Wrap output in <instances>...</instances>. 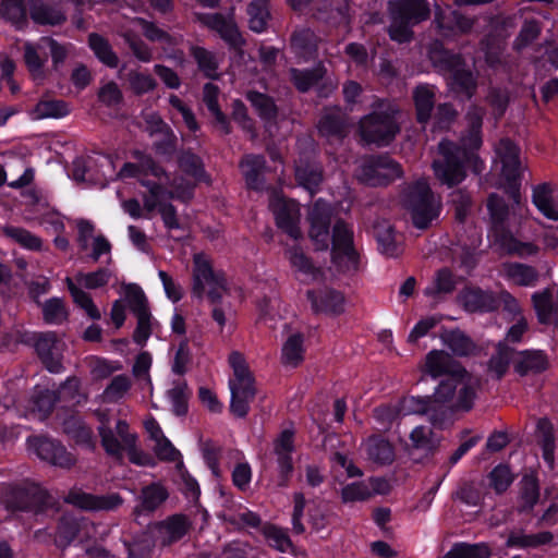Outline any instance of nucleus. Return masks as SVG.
<instances>
[{"label": "nucleus", "instance_id": "obj_63", "mask_svg": "<svg viewBox=\"0 0 558 558\" xmlns=\"http://www.w3.org/2000/svg\"><path fill=\"white\" fill-rule=\"evenodd\" d=\"M489 486L497 494L505 493L512 484L514 476L510 471V468L506 464H498L488 474Z\"/></svg>", "mask_w": 558, "mask_h": 558}, {"label": "nucleus", "instance_id": "obj_11", "mask_svg": "<svg viewBox=\"0 0 558 558\" xmlns=\"http://www.w3.org/2000/svg\"><path fill=\"white\" fill-rule=\"evenodd\" d=\"M401 175L400 165L387 155L366 158L357 172L359 180L371 186L387 185Z\"/></svg>", "mask_w": 558, "mask_h": 558}, {"label": "nucleus", "instance_id": "obj_18", "mask_svg": "<svg viewBox=\"0 0 558 558\" xmlns=\"http://www.w3.org/2000/svg\"><path fill=\"white\" fill-rule=\"evenodd\" d=\"M496 153L502 165L501 173L504 178L517 193L522 170L520 148L509 138H502L496 147Z\"/></svg>", "mask_w": 558, "mask_h": 558}, {"label": "nucleus", "instance_id": "obj_13", "mask_svg": "<svg viewBox=\"0 0 558 558\" xmlns=\"http://www.w3.org/2000/svg\"><path fill=\"white\" fill-rule=\"evenodd\" d=\"M126 302L131 312L137 319V326L133 333V340L137 344H144L151 335V315L148 301L143 290L132 284L126 290Z\"/></svg>", "mask_w": 558, "mask_h": 558}, {"label": "nucleus", "instance_id": "obj_25", "mask_svg": "<svg viewBox=\"0 0 558 558\" xmlns=\"http://www.w3.org/2000/svg\"><path fill=\"white\" fill-rule=\"evenodd\" d=\"M350 121L340 109L326 111L319 120L318 132L328 141H341L350 130Z\"/></svg>", "mask_w": 558, "mask_h": 558}, {"label": "nucleus", "instance_id": "obj_43", "mask_svg": "<svg viewBox=\"0 0 558 558\" xmlns=\"http://www.w3.org/2000/svg\"><path fill=\"white\" fill-rule=\"evenodd\" d=\"M245 97L260 119L272 121L277 118L278 107L269 95L256 90H248Z\"/></svg>", "mask_w": 558, "mask_h": 558}, {"label": "nucleus", "instance_id": "obj_15", "mask_svg": "<svg viewBox=\"0 0 558 558\" xmlns=\"http://www.w3.org/2000/svg\"><path fill=\"white\" fill-rule=\"evenodd\" d=\"M34 345L44 366L53 374L63 371L62 352L64 342L54 331L39 332L34 336Z\"/></svg>", "mask_w": 558, "mask_h": 558}, {"label": "nucleus", "instance_id": "obj_7", "mask_svg": "<svg viewBox=\"0 0 558 558\" xmlns=\"http://www.w3.org/2000/svg\"><path fill=\"white\" fill-rule=\"evenodd\" d=\"M388 9V35L399 44L410 43L414 36L412 27L430 16V4L427 0H390Z\"/></svg>", "mask_w": 558, "mask_h": 558}, {"label": "nucleus", "instance_id": "obj_24", "mask_svg": "<svg viewBox=\"0 0 558 558\" xmlns=\"http://www.w3.org/2000/svg\"><path fill=\"white\" fill-rule=\"evenodd\" d=\"M423 371L434 378L442 375L456 376L465 371L449 353L442 350H433L426 357Z\"/></svg>", "mask_w": 558, "mask_h": 558}, {"label": "nucleus", "instance_id": "obj_57", "mask_svg": "<svg viewBox=\"0 0 558 558\" xmlns=\"http://www.w3.org/2000/svg\"><path fill=\"white\" fill-rule=\"evenodd\" d=\"M507 275L519 286H534L538 280V272L534 267L520 263L508 265Z\"/></svg>", "mask_w": 558, "mask_h": 558}, {"label": "nucleus", "instance_id": "obj_36", "mask_svg": "<svg viewBox=\"0 0 558 558\" xmlns=\"http://www.w3.org/2000/svg\"><path fill=\"white\" fill-rule=\"evenodd\" d=\"M367 457L374 463L385 465L392 463L395 450L392 445L380 436H371L364 444Z\"/></svg>", "mask_w": 558, "mask_h": 558}, {"label": "nucleus", "instance_id": "obj_33", "mask_svg": "<svg viewBox=\"0 0 558 558\" xmlns=\"http://www.w3.org/2000/svg\"><path fill=\"white\" fill-rule=\"evenodd\" d=\"M240 168L250 189L260 190L263 187V173L266 168V159L263 155H245L240 161Z\"/></svg>", "mask_w": 558, "mask_h": 558}, {"label": "nucleus", "instance_id": "obj_6", "mask_svg": "<svg viewBox=\"0 0 558 558\" xmlns=\"http://www.w3.org/2000/svg\"><path fill=\"white\" fill-rule=\"evenodd\" d=\"M192 292L199 299L203 298L204 293L207 294L208 300L214 305L211 317L222 329L226 325V313L220 305V301L227 292L226 278L222 272H216L213 269L210 260L203 254L194 256Z\"/></svg>", "mask_w": 558, "mask_h": 558}, {"label": "nucleus", "instance_id": "obj_5", "mask_svg": "<svg viewBox=\"0 0 558 558\" xmlns=\"http://www.w3.org/2000/svg\"><path fill=\"white\" fill-rule=\"evenodd\" d=\"M401 202L413 226L421 230L429 228L442 208L441 198L434 194L425 179L410 183L403 190Z\"/></svg>", "mask_w": 558, "mask_h": 558}, {"label": "nucleus", "instance_id": "obj_41", "mask_svg": "<svg viewBox=\"0 0 558 558\" xmlns=\"http://www.w3.org/2000/svg\"><path fill=\"white\" fill-rule=\"evenodd\" d=\"M304 337L302 333H293L284 341L281 350V362L284 366L296 367L304 360Z\"/></svg>", "mask_w": 558, "mask_h": 558}, {"label": "nucleus", "instance_id": "obj_39", "mask_svg": "<svg viewBox=\"0 0 558 558\" xmlns=\"http://www.w3.org/2000/svg\"><path fill=\"white\" fill-rule=\"evenodd\" d=\"M416 109V119L420 123H426L435 106V90L429 85H420L413 92Z\"/></svg>", "mask_w": 558, "mask_h": 558}, {"label": "nucleus", "instance_id": "obj_26", "mask_svg": "<svg viewBox=\"0 0 558 558\" xmlns=\"http://www.w3.org/2000/svg\"><path fill=\"white\" fill-rule=\"evenodd\" d=\"M169 497L168 489L161 483H150L141 489L137 497L138 504L134 508V514H150L155 512Z\"/></svg>", "mask_w": 558, "mask_h": 558}, {"label": "nucleus", "instance_id": "obj_31", "mask_svg": "<svg viewBox=\"0 0 558 558\" xmlns=\"http://www.w3.org/2000/svg\"><path fill=\"white\" fill-rule=\"evenodd\" d=\"M62 430L76 445L90 450L95 449L96 442L93 429L80 416L71 415L66 417L62 423Z\"/></svg>", "mask_w": 558, "mask_h": 558}, {"label": "nucleus", "instance_id": "obj_40", "mask_svg": "<svg viewBox=\"0 0 558 558\" xmlns=\"http://www.w3.org/2000/svg\"><path fill=\"white\" fill-rule=\"evenodd\" d=\"M88 46L96 58L105 65L116 69L119 65V57L113 51L110 43L104 36L97 33L88 35Z\"/></svg>", "mask_w": 558, "mask_h": 558}, {"label": "nucleus", "instance_id": "obj_44", "mask_svg": "<svg viewBox=\"0 0 558 558\" xmlns=\"http://www.w3.org/2000/svg\"><path fill=\"white\" fill-rule=\"evenodd\" d=\"M248 27L255 33H263L267 29L270 20L269 4L267 0H253L246 9Z\"/></svg>", "mask_w": 558, "mask_h": 558}, {"label": "nucleus", "instance_id": "obj_35", "mask_svg": "<svg viewBox=\"0 0 558 558\" xmlns=\"http://www.w3.org/2000/svg\"><path fill=\"white\" fill-rule=\"evenodd\" d=\"M554 534L549 531H543L536 534H525L523 531H511L508 535L506 546L515 548H537L550 544Z\"/></svg>", "mask_w": 558, "mask_h": 558}, {"label": "nucleus", "instance_id": "obj_14", "mask_svg": "<svg viewBox=\"0 0 558 558\" xmlns=\"http://www.w3.org/2000/svg\"><path fill=\"white\" fill-rule=\"evenodd\" d=\"M196 20L207 28L216 32L230 49L241 50L245 39L231 16L221 13H195Z\"/></svg>", "mask_w": 558, "mask_h": 558}, {"label": "nucleus", "instance_id": "obj_60", "mask_svg": "<svg viewBox=\"0 0 558 558\" xmlns=\"http://www.w3.org/2000/svg\"><path fill=\"white\" fill-rule=\"evenodd\" d=\"M4 234L27 250H31V251H40L41 250V246H43L41 239L24 228L7 227V228H4Z\"/></svg>", "mask_w": 558, "mask_h": 558}, {"label": "nucleus", "instance_id": "obj_59", "mask_svg": "<svg viewBox=\"0 0 558 558\" xmlns=\"http://www.w3.org/2000/svg\"><path fill=\"white\" fill-rule=\"evenodd\" d=\"M375 235L378 241V244L383 251L388 256H393L398 252V247L395 239V230L393 227L386 222H378L375 228Z\"/></svg>", "mask_w": 558, "mask_h": 558}, {"label": "nucleus", "instance_id": "obj_28", "mask_svg": "<svg viewBox=\"0 0 558 558\" xmlns=\"http://www.w3.org/2000/svg\"><path fill=\"white\" fill-rule=\"evenodd\" d=\"M45 47V44H41L40 40L36 44L27 41L23 46L25 65L31 77L38 83L44 82L46 78L45 65L47 56L44 51Z\"/></svg>", "mask_w": 558, "mask_h": 558}, {"label": "nucleus", "instance_id": "obj_4", "mask_svg": "<svg viewBox=\"0 0 558 558\" xmlns=\"http://www.w3.org/2000/svg\"><path fill=\"white\" fill-rule=\"evenodd\" d=\"M372 108L373 111L360 120L361 138L366 144H374L378 147L387 146L400 132L397 122L399 110L396 105L384 99L376 100Z\"/></svg>", "mask_w": 558, "mask_h": 558}, {"label": "nucleus", "instance_id": "obj_42", "mask_svg": "<svg viewBox=\"0 0 558 558\" xmlns=\"http://www.w3.org/2000/svg\"><path fill=\"white\" fill-rule=\"evenodd\" d=\"M29 485L24 483L22 485L7 486L1 493V500L7 508L12 510H26L29 508Z\"/></svg>", "mask_w": 558, "mask_h": 558}, {"label": "nucleus", "instance_id": "obj_50", "mask_svg": "<svg viewBox=\"0 0 558 558\" xmlns=\"http://www.w3.org/2000/svg\"><path fill=\"white\" fill-rule=\"evenodd\" d=\"M69 106L65 101L60 99H41L32 111L35 120L47 118L59 119L69 113Z\"/></svg>", "mask_w": 558, "mask_h": 558}, {"label": "nucleus", "instance_id": "obj_34", "mask_svg": "<svg viewBox=\"0 0 558 558\" xmlns=\"http://www.w3.org/2000/svg\"><path fill=\"white\" fill-rule=\"evenodd\" d=\"M219 94L220 89L217 85L213 83H206L203 88V101L210 114L215 118L216 125L223 134H229L231 132V128L227 116L219 108Z\"/></svg>", "mask_w": 558, "mask_h": 558}, {"label": "nucleus", "instance_id": "obj_22", "mask_svg": "<svg viewBox=\"0 0 558 558\" xmlns=\"http://www.w3.org/2000/svg\"><path fill=\"white\" fill-rule=\"evenodd\" d=\"M294 451V433L284 429L274 442V452L279 471V485L287 486L293 471L292 452Z\"/></svg>", "mask_w": 558, "mask_h": 558}, {"label": "nucleus", "instance_id": "obj_55", "mask_svg": "<svg viewBox=\"0 0 558 558\" xmlns=\"http://www.w3.org/2000/svg\"><path fill=\"white\" fill-rule=\"evenodd\" d=\"M263 534L276 550L280 553L293 551V544L283 529L268 523L263 526Z\"/></svg>", "mask_w": 558, "mask_h": 558}, {"label": "nucleus", "instance_id": "obj_3", "mask_svg": "<svg viewBox=\"0 0 558 558\" xmlns=\"http://www.w3.org/2000/svg\"><path fill=\"white\" fill-rule=\"evenodd\" d=\"M97 416L100 423L97 427L100 442L108 456L122 461L126 453L132 463L148 464L150 458L137 448V435L130 432L126 421L118 420L112 427L107 412H99Z\"/></svg>", "mask_w": 558, "mask_h": 558}, {"label": "nucleus", "instance_id": "obj_58", "mask_svg": "<svg viewBox=\"0 0 558 558\" xmlns=\"http://www.w3.org/2000/svg\"><path fill=\"white\" fill-rule=\"evenodd\" d=\"M29 508L27 510L34 511L35 513H40L48 509H53L57 505L52 496H50L47 490L35 483H31L29 485Z\"/></svg>", "mask_w": 558, "mask_h": 558}, {"label": "nucleus", "instance_id": "obj_2", "mask_svg": "<svg viewBox=\"0 0 558 558\" xmlns=\"http://www.w3.org/2000/svg\"><path fill=\"white\" fill-rule=\"evenodd\" d=\"M478 388L480 381L464 371L441 380L433 396L412 398L410 402L417 404L415 411L427 414L434 425L444 426L454 412L472 410Z\"/></svg>", "mask_w": 558, "mask_h": 558}, {"label": "nucleus", "instance_id": "obj_29", "mask_svg": "<svg viewBox=\"0 0 558 558\" xmlns=\"http://www.w3.org/2000/svg\"><path fill=\"white\" fill-rule=\"evenodd\" d=\"M318 40L313 29L298 26L290 36V48L298 58L308 60L315 54Z\"/></svg>", "mask_w": 558, "mask_h": 558}, {"label": "nucleus", "instance_id": "obj_45", "mask_svg": "<svg viewBox=\"0 0 558 558\" xmlns=\"http://www.w3.org/2000/svg\"><path fill=\"white\" fill-rule=\"evenodd\" d=\"M295 179L301 186L313 195L319 190V185L324 180L323 168L316 163L298 166Z\"/></svg>", "mask_w": 558, "mask_h": 558}, {"label": "nucleus", "instance_id": "obj_47", "mask_svg": "<svg viewBox=\"0 0 558 558\" xmlns=\"http://www.w3.org/2000/svg\"><path fill=\"white\" fill-rule=\"evenodd\" d=\"M191 395L192 392L185 380L174 381L172 388L167 391V397L172 405V412L177 416H184L187 414Z\"/></svg>", "mask_w": 558, "mask_h": 558}, {"label": "nucleus", "instance_id": "obj_52", "mask_svg": "<svg viewBox=\"0 0 558 558\" xmlns=\"http://www.w3.org/2000/svg\"><path fill=\"white\" fill-rule=\"evenodd\" d=\"M68 289L73 298L74 303L85 311L86 315L94 320H98L101 318V313L98 307L95 305L92 296L76 287L71 278H66Z\"/></svg>", "mask_w": 558, "mask_h": 558}, {"label": "nucleus", "instance_id": "obj_8", "mask_svg": "<svg viewBox=\"0 0 558 558\" xmlns=\"http://www.w3.org/2000/svg\"><path fill=\"white\" fill-rule=\"evenodd\" d=\"M429 58L435 65L451 74L449 84L454 94L468 100L474 96L477 81L473 72L465 69L461 54L442 49V45L436 40L430 47Z\"/></svg>", "mask_w": 558, "mask_h": 558}, {"label": "nucleus", "instance_id": "obj_30", "mask_svg": "<svg viewBox=\"0 0 558 558\" xmlns=\"http://www.w3.org/2000/svg\"><path fill=\"white\" fill-rule=\"evenodd\" d=\"M548 367V359L541 350H525L515 352L513 359V368L521 375L537 374L544 372Z\"/></svg>", "mask_w": 558, "mask_h": 558}, {"label": "nucleus", "instance_id": "obj_17", "mask_svg": "<svg viewBox=\"0 0 558 558\" xmlns=\"http://www.w3.org/2000/svg\"><path fill=\"white\" fill-rule=\"evenodd\" d=\"M269 207L279 229L294 240L301 238L302 232L299 227L301 213L296 202L275 196L271 198Z\"/></svg>", "mask_w": 558, "mask_h": 558}, {"label": "nucleus", "instance_id": "obj_48", "mask_svg": "<svg viewBox=\"0 0 558 558\" xmlns=\"http://www.w3.org/2000/svg\"><path fill=\"white\" fill-rule=\"evenodd\" d=\"M515 352L505 342H499L497 351L492 355L488 362V371L500 379L508 371L510 362L513 363Z\"/></svg>", "mask_w": 558, "mask_h": 558}, {"label": "nucleus", "instance_id": "obj_38", "mask_svg": "<svg viewBox=\"0 0 558 558\" xmlns=\"http://www.w3.org/2000/svg\"><path fill=\"white\" fill-rule=\"evenodd\" d=\"M444 343L458 356L474 355L477 347L474 341L460 329L445 331L441 335Z\"/></svg>", "mask_w": 558, "mask_h": 558}, {"label": "nucleus", "instance_id": "obj_21", "mask_svg": "<svg viewBox=\"0 0 558 558\" xmlns=\"http://www.w3.org/2000/svg\"><path fill=\"white\" fill-rule=\"evenodd\" d=\"M192 522L187 515L177 513L156 523V539L162 547L181 541L191 530Z\"/></svg>", "mask_w": 558, "mask_h": 558}, {"label": "nucleus", "instance_id": "obj_23", "mask_svg": "<svg viewBox=\"0 0 558 558\" xmlns=\"http://www.w3.org/2000/svg\"><path fill=\"white\" fill-rule=\"evenodd\" d=\"M459 301L464 310L471 313L493 312L500 307L497 294L480 288L463 289L459 294Z\"/></svg>", "mask_w": 558, "mask_h": 558}, {"label": "nucleus", "instance_id": "obj_32", "mask_svg": "<svg viewBox=\"0 0 558 558\" xmlns=\"http://www.w3.org/2000/svg\"><path fill=\"white\" fill-rule=\"evenodd\" d=\"M29 16L34 23L39 25L58 26L66 21V15L63 11L41 0L31 1Z\"/></svg>", "mask_w": 558, "mask_h": 558}, {"label": "nucleus", "instance_id": "obj_54", "mask_svg": "<svg viewBox=\"0 0 558 558\" xmlns=\"http://www.w3.org/2000/svg\"><path fill=\"white\" fill-rule=\"evenodd\" d=\"M193 58L195 59L198 69L209 78L218 77V65L219 61L217 56L203 48V47H193L191 50Z\"/></svg>", "mask_w": 558, "mask_h": 558}, {"label": "nucleus", "instance_id": "obj_9", "mask_svg": "<svg viewBox=\"0 0 558 558\" xmlns=\"http://www.w3.org/2000/svg\"><path fill=\"white\" fill-rule=\"evenodd\" d=\"M487 208L489 210L492 220V233L495 244H498L500 250L509 255H517L525 257L535 255L538 247L532 242H521L513 236V234L505 228V221L508 217V206L497 194L489 195L487 199Z\"/></svg>", "mask_w": 558, "mask_h": 558}, {"label": "nucleus", "instance_id": "obj_10", "mask_svg": "<svg viewBox=\"0 0 558 558\" xmlns=\"http://www.w3.org/2000/svg\"><path fill=\"white\" fill-rule=\"evenodd\" d=\"M331 262L342 272L356 271L359 253L353 243V230L343 220L336 221L331 236Z\"/></svg>", "mask_w": 558, "mask_h": 558}, {"label": "nucleus", "instance_id": "obj_19", "mask_svg": "<svg viewBox=\"0 0 558 558\" xmlns=\"http://www.w3.org/2000/svg\"><path fill=\"white\" fill-rule=\"evenodd\" d=\"M64 501L83 510H114L123 504V498L118 493L108 495H93L81 489H71Z\"/></svg>", "mask_w": 558, "mask_h": 558}, {"label": "nucleus", "instance_id": "obj_16", "mask_svg": "<svg viewBox=\"0 0 558 558\" xmlns=\"http://www.w3.org/2000/svg\"><path fill=\"white\" fill-rule=\"evenodd\" d=\"M331 216L330 205L323 199L315 202L308 214V235L317 251H326L329 247Z\"/></svg>", "mask_w": 558, "mask_h": 558}, {"label": "nucleus", "instance_id": "obj_37", "mask_svg": "<svg viewBox=\"0 0 558 558\" xmlns=\"http://www.w3.org/2000/svg\"><path fill=\"white\" fill-rule=\"evenodd\" d=\"M539 499V485L534 475H524L519 483L518 512H529Z\"/></svg>", "mask_w": 558, "mask_h": 558}, {"label": "nucleus", "instance_id": "obj_53", "mask_svg": "<svg viewBox=\"0 0 558 558\" xmlns=\"http://www.w3.org/2000/svg\"><path fill=\"white\" fill-rule=\"evenodd\" d=\"M59 401L81 404L87 400V395L82 389L81 380L77 377H69L56 390Z\"/></svg>", "mask_w": 558, "mask_h": 558}, {"label": "nucleus", "instance_id": "obj_12", "mask_svg": "<svg viewBox=\"0 0 558 558\" xmlns=\"http://www.w3.org/2000/svg\"><path fill=\"white\" fill-rule=\"evenodd\" d=\"M27 447L40 460L54 466L70 469L76 463V458L56 439L46 436H31L27 439Z\"/></svg>", "mask_w": 558, "mask_h": 558}, {"label": "nucleus", "instance_id": "obj_49", "mask_svg": "<svg viewBox=\"0 0 558 558\" xmlns=\"http://www.w3.org/2000/svg\"><path fill=\"white\" fill-rule=\"evenodd\" d=\"M492 549L485 543H456L441 558H490Z\"/></svg>", "mask_w": 558, "mask_h": 558}, {"label": "nucleus", "instance_id": "obj_27", "mask_svg": "<svg viewBox=\"0 0 558 558\" xmlns=\"http://www.w3.org/2000/svg\"><path fill=\"white\" fill-rule=\"evenodd\" d=\"M307 299L311 301L314 312L338 315L344 310V296L341 292L332 289H324L315 292L308 290Z\"/></svg>", "mask_w": 558, "mask_h": 558}, {"label": "nucleus", "instance_id": "obj_64", "mask_svg": "<svg viewBox=\"0 0 558 558\" xmlns=\"http://www.w3.org/2000/svg\"><path fill=\"white\" fill-rule=\"evenodd\" d=\"M450 202L454 208V218L464 222L472 207V197L465 190L459 189L450 194Z\"/></svg>", "mask_w": 558, "mask_h": 558}, {"label": "nucleus", "instance_id": "obj_56", "mask_svg": "<svg viewBox=\"0 0 558 558\" xmlns=\"http://www.w3.org/2000/svg\"><path fill=\"white\" fill-rule=\"evenodd\" d=\"M456 289V280L453 274L448 268L439 269L433 280L432 286L427 287L424 291L426 295H438L451 293Z\"/></svg>", "mask_w": 558, "mask_h": 558}, {"label": "nucleus", "instance_id": "obj_62", "mask_svg": "<svg viewBox=\"0 0 558 558\" xmlns=\"http://www.w3.org/2000/svg\"><path fill=\"white\" fill-rule=\"evenodd\" d=\"M288 258L293 268L298 271L316 278L320 271L316 268L311 258H308L299 246H293L288 251Z\"/></svg>", "mask_w": 558, "mask_h": 558}, {"label": "nucleus", "instance_id": "obj_46", "mask_svg": "<svg viewBox=\"0 0 558 558\" xmlns=\"http://www.w3.org/2000/svg\"><path fill=\"white\" fill-rule=\"evenodd\" d=\"M289 73L295 88L301 93H306L323 78L325 70L323 66L307 70L291 68Z\"/></svg>", "mask_w": 558, "mask_h": 558}, {"label": "nucleus", "instance_id": "obj_1", "mask_svg": "<svg viewBox=\"0 0 558 558\" xmlns=\"http://www.w3.org/2000/svg\"><path fill=\"white\" fill-rule=\"evenodd\" d=\"M485 110L471 106L465 114L466 131L460 138V144L442 140L438 144L437 156L432 168L436 179L448 187L459 185L466 178V169L475 158L474 150L482 146V125Z\"/></svg>", "mask_w": 558, "mask_h": 558}, {"label": "nucleus", "instance_id": "obj_51", "mask_svg": "<svg viewBox=\"0 0 558 558\" xmlns=\"http://www.w3.org/2000/svg\"><path fill=\"white\" fill-rule=\"evenodd\" d=\"M533 203L545 217L558 220V208L553 203L551 189L548 184L543 183L534 187Z\"/></svg>", "mask_w": 558, "mask_h": 558}, {"label": "nucleus", "instance_id": "obj_20", "mask_svg": "<svg viewBox=\"0 0 558 558\" xmlns=\"http://www.w3.org/2000/svg\"><path fill=\"white\" fill-rule=\"evenodd\" d=\"M229 364L233 369V378L229 380L231 393L255 398L254 378L243 354L238 351L231 352Z\"/></svg>", "mask_w": 558, "mask_h": 558}, {"label": "nucleus", "instance_id": "obj_61", "mask_svg": "<svg viewBox=\"0 0 558 558\" xmlns=\"http://www.w3.org/2000/svg\"><path fill=\"white\" fill-rule=\"evenodd\" d=\"M69 313L63 300L51 298L43 305V317L47 324L60 325L68 319Z\"/></svg>", "mask_w": 558, "mask_h": 558}]
</instances>
